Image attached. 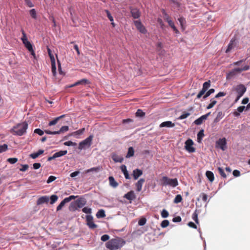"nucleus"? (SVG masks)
Returning a JSON list of instances; mask_svg holds the SVG:
<instances>
[{"instance_id": "8fccbe9b", "label": "nucleus", "mask_w": 250, "mask_h": 250, "mask_svg": "<svg viewBox=\"0 0 250 250\" xmlns=\"http://www.w3.org/2000/svg\"><path fill=\"white\" fill-rule=\"evenodd\" d=\"M145 113L143 112V111L141 109H138L136 113V115L137 117H143Z\"/></svg>"}, {"instance_id": "6e6d98bb", "label": "nucleus", "mask_w": 250, "mask_h": 250, "mask_svg": "<svg viewBox=\"0 0 250 250\" xmlns=\"http://www.w3.org/2000/svg\"><path fill=\"white\" fill-rule=\"evenodd\" d=\"M51 71L53 73L54 76H55L56 75V63L51 64Z\"/></svg>"}, {"instance_id": "a211bd4d", "label": "nucleus", "mask_w": 250, "mask_h": 250, "mask_svg": "<svg viewBox=\"0 0 250 250\" xmlns=\"http://www.w3.org/2000/svg\"><path fill=\"white\" fill-rule=\"evenodd\" d=\"M124 197L129 200H132L135 198V195L133 191H130L125 194Z\"/></svg>"}, {"instance_id": "ea45409f", "label": "nucleus", "mask_w": 250, "mask_h": 250, "mask_svg": "<svg viewBox=\"0 0 250 250\" xmlns=\"http://www.w3.org/2000/svg\"><path fill=\"white\" fill-rule=\"evenodd\" d=\"M68 130V126L65 125L62 126L61 127L59 131H57V132H58V134H60L62 132H66Z\"/></svg>"}, {"instance_id": "79ce46f5", "label": "nucleus", "mask_w": 250, "mask_h": 250, "mask_svg": "<svg viewBox=\"0 0 250 250\" xmlns=\"http://www.w3.org/2000/svg\"><path fill=\"white\" fill-rule=\"evenodd\" d=\"M190 115V113L184 112L183 114L178 118V119L183 120L187 118Z\"/></svg>"}, {"instance_id": "c03bdc74", "label": "nucleus", "mask_w": 250, "mask_h": 250, "mask_svg": "<svg viewBox=\"0 0 250 250\" xmlns=\"http://www.w3.org/2000/svg\"><path fill=\"white\" fill-rule=\"evenodd\" d=\"M58 197L56 195H52L50 197V204H54L58 200Z\"/></svg>"}, {"instance_id": "a18cd8bd", "label": "nucleus", "mask_w": 250, "mask_h": 250, "mask_svg": "<svg viewBox=\"0 0 250 250\" xmlns=\"http://www.w3.org/2000/svg\"><path fill=\"white\" fill-rule=\"evenodd\" d=\"M168 215H169V213L167 210H166L165 209H163V210L161 212V216L163 218H167L168 216Z\"/></svg>"}, {"instance_id": "e433bc0d", "label": "nucleus", "mask_w": 250, "mask_h": 250, "mask_svg": "<svg viewBox=\"0 0 250 250\" xmlns=\"http://www.w3.org/2000/svg\"><path fill=\"white\" fill-rule=\"evenodd\" d=\"M23 43L28 50H32V45L28 41L24 42Z\"/></svg>"}, {"instance_id": "f3484780", "label": "nucleus", "mask_w": 250, "mask_h": 250, "mask_svg": "<svg viewBox=\"0 0 250 250\" xmlns=\"http://www.w3.org/2000/svg\"><path fill=\"white\" fill-rule=\"evenodd\" d=\"M143 174V172L139 169H136L133 171V176L135 180L137 179Z\"/></svg>"}, {"instance_id": "9d476101", "label": "nucleus", "mask_w": 250, "mask_h": 250, "mask_svg": "<svg viewBox=\"0 0 250 250\" xmlns=\"http://www.w3.org/2000/svg\"><path fill=\"white\" fill-rule=\"evenodd\" d=\"M134 23L139 32L142 34H145L146 33L147 31L145 28V27L143 25L140 21H134Z\"/></svg>"}, {"instance_id": "473e14b6", "label": "nucleus", "mask_w": 250, "mask_h": 250, "mask_svg": "<svg viewBox=\"0 0 250 250\" xmlns=\"http://www.w3.org/2000/svg\"><path fill=\"white\" fill-rule=\"evenodd\" d=\"M224 116V113L222 111H219L217 112L216 117L214 119V122L217 123L220 120H221Z\"/></svg>"}, {"instance_id": "de8ad7c7", "label": "nucleus", "mask_w": 250, "mask_h": 250, "mask_svg": "<svg viewBox=\"0 0 250 250\" xmlns=\"http://www.w3.org/2000/svg\"><path fill=\"white\" fill-rule=\"evenodd\" d=\"M64 145L66 146H76L77 144L75 142L69 141L64 143Z\"/></svg>"}, {"instance_id": "7c9ffc66", "label": "nucleus", "mask_w": 250, "mask_h": 250, "mask_svg": "<svg viewBox=\"0 0 250 250\" xmlns=\"http://www.w3.org/2000/svg\"><path fill=\"white\" fill-rule=\"evenodd\" d=\"M242 71H242V69H241V68H235L233 70H232L231 71H230L228 74V77L232 76L233 75H234L235 74V72H242Z\"/></svg>"}, {"instance_id": "6e6552de", "label": "nucleus", "mask_w": 250, "mask_h": 250, "mask_svg": "<svg viewBox=\"0 0 250 250\" xmlns=\"http://www.w3.org/2000/svg\"><path fill=\"white\" fill-rule=\"evenodd\" d=\"M92 215L89 214L86 216V225L90 229H94L97 227V225L94 223Z\"/></svg>"}, {"instance_id": "dca6fc26", "label": "nucleus", "mask_w": 250, "mask_h": 250, "mask_svg": "<svg viewBox=\"0 0 250 250\" xmlns=\"http://www.w3.org/2000/svg\"><path fill=\"white\" fill-rule=\"evenodd\" d=\"M175 126L174 124L172 123L171 121H166L162 123L160 125V127H172Z\"/></svg>"}, {"instance_id": "c85d7f7f", "label": "nucleus", "mask_w": 250, "mask_h": 250, "mask_svg": "<svg viewBox=\"0 0 250 250\" xmlns=\"http://www.w3.org/2000/svg\"><path fill=\"white\" fill-rule=\"evenodd\" d=\"M85 130L84 128H83L82 129H80L77 131H76L72 133V135L76 137H77V136L82 135L84 131Z\"/></svg>"}, {"instance_id": "6ab92c4d", "label": "nucleus", "mask_w": 250, "mask_h": 250, "mask_svg": "<svg viewBox=\"0 0 250 250\" xmlns=\"http://www.w3.org/2000/svg\"><path fill=\"white\" fill-rule=\"evenodd\" d=\"M144 182L145 179L141 178L136 184V187L137 188V190L138 191H140L141 190L143 184H144Z\"/></svg>"}, {"instance_id": "5fc2aeb1", "label": "nucleus", "mask_w": 250, "mask_h": 250, "mask_svg": "<svg viewBox=\"0 0 250 250\" xmlns=\"http://www.w3.org/2000/svg\"><path fill=\"white\" fill-rule=\"evenodd\" d=\"M207 91L202 88L197 95V98L200 99L203 95H205Z\"/></svg>"}, {"instance_id": "a19ab883", "label": "nucleus", "mask_w": 250, "mask_h": 250, "mask_svg": "<svg viewBox=\"0 0 250 250\" xmlns=\"http://www.w3.org/2000/svg\"><path fill=\"white\" fill-rule=\"evenodd\" d=\"M182 197L181 195H177L174 200V202L176 204L179 203L182 201Z\"/></svg>"}, {"instance_id": "20e7f679", "label": "nucleus", "mask_w": 250, "mask_h": 250, "mask_svg": "<svg viewBox=\"0 0 250 250\" xmlns=\"http://www.w3.org/2000/svg\"><path fill=\"white\" fill-rule=\"evenodd\" d=\"M160 184L163 186H169L175 187L178 185V183L176 178L170 179L167 176H163L160 180Z\"/></svg>"}, {"instance_id": "5701e85b", "label": "nucleus", "mask_w": 250, "mask_h": 250, "mask_svg": "<svg viewBox=\"0 0 250 250\" xmlns=\"http://www.w3.org/2000/svg\"><path fill=\"white\" fill-rule=\"evenodd\" d=\"M206 175L210 182H212L214 179V174L210 171H207Z\"/></svg>"}, {"instance_id": "0eeeda50", "label": "nucleus", "mask_w": 250, "mask_h": 250, "mask_svg": "<svg viewBox=\"0 0 250 250\" xmlns=\"http://www.w3.org/2000/svg\"><path fill=\"white\" fill-rule=\"evenodd\" d=\"M76 197L77 196H76L71 195L68 197L65 198L57 207V210L59 211L62 209L65 203L70 202L72 200L75 199Z\"/></svg>"}, {"instance_id": "c756f323", "label": "nucleus", "mask_w": 250, "mask_h": 250, "mask_svg": "<svg viewBox=\"0 0 250 250\" xmlns=\"http://www.w3.org/2000/svg\"><path fill=\"white\" fill-rule=\"evenodd\" d=\"M105 216L104 210L103 209H100L96 213V217L98 218H103Z\"/></svg>"}, {"instance_id": "4d7b16f0", "label": "nucleus", "mask_w": 250, "mask_h": 250, "mask_svg": "<svg viewBox=\"0 0 250 250\" xmlns=\"http://www.w3.org/2000/svg\"><path fill=\"white\" fill-rule=\"evenodd\" d=\"M7 161L10 164H13L18 161V159L16 158H10L7 159Z\"/></svg>"}, {"instance_id": "1a4fd4ad", "label": "nucleus", "mask_w": 250, "mask_h": 250, "mask_svg": "<svg viewBox=\"0 0 250 250\" xmlns=\"http://www.w3.org/2000/svg\"><path fill=\"white\" fill-rule=\"evenodd\" d=\"M193 142L191 139H188L185 142V147L186 149L189 152L192 153L195 151V149L192 146Z\"/></svg>"}, {"instance_id": "a878e982", "label": "nucleus", "mask_w": 250, "mask_h": 250, "mask_svg": "<svg viewBox=\"0 0 250 250\" xmlns=\"http://www.w3.org/2000/svg\"><path fill=\"white\" fill-rule=\"evenodd\" d=\"M67 153V150H61L54 153L56 158L65 155Z\"/></svg>"}, {"instance_id": "4c0bfd02", "label": "nucleus", "mask_w": 250, "mask_h": 250, "mask_svg": "<svg viewBox=\"0 0 250 250\" xmlns=\"http://www.w3.org/2000/svg\"><path fill=\"white\" fill-rule=\"evenodd\" d=\"M210 86V81H208L207 82H206L203 83L202 88H203L205 90L207 91V90L209 88Z\"/></svg>"}, {"instance_id": "774afa93", "label": "nucleus", "mask_w": 250, "mask_h": 250, "mask_svg": "<svg viewBox=\"0 0 250 250\" xmlns=\"http://www.w3.org/2000/svg\"><path fill=\"white\" fill-rule=\"evenodd\" d=\"M24 0L25 2V3L28 7H32L34 6V5L33 4L32 2H31V1L30 0Z\"/></svg>"}, {"instance_id": "052dcab7", "label": "nucleus", "mask_w": 250, "mask_h": 250, "mask_svg": "<svg viewBox=\"0 0 250 250\" xmlns=\"http://www.w3.org/2000/svg\"><path fill=\"white\" fill-rule=\"evenodd\" d=\"M178 21L181 26V27L183 28L184 24L185 21V19L182 17H181L178 19Z\"/></svg>"}, {"instance_id": "cd10ccee", "label": "nucleus", "mask_w": 250, "mask_h": 250, "mask_svg": "<svg viewBox=\"0 0 250 250\" xmlns=\"http://www.w3.org/2000/svg\"><path fill=\"white\" fill-rule=\"evenodd\" d=\"M89 83V81L87 79H83L80 81H78L75 83V84L78 85H86V84H88Z\"/></svg>"}, {"instance_id": "f03ea898", "label": "nucleus", "mask_w": 250, "mask_h": 250, "mask_svg": "<svg viewBox=\"0 0 250 250\" xmlns=\"http://www.w3.org/2000/svg\"><path fill=\"white\" fill-rule=\"evenodd\" d=\"M125 244V242L117 239H113L106 243V247L110 250H117Z\"/></svg>"}, {"instance_id": "72a5a7b5", "label": "nucleus", "mask_w": 250, "mask_h": 250, "mask_svg": "<svg viewBox=\"0 0 250 250\" xmlns=\"http://www.w3.org/2000/svg\"><path fill=\"white\" fill-rule=\"evenodd\" d=\"M134 154V150L132 147H129L127 153L126 155V158H130L132 157Z\"/></svg>"}, {"instance_id": "b1692460", "label": "nucleus", "mask_w": 250, "mask_h": 250, "mask_svg": "<svg viewBox=\"0 0 250 250\" xmlns=\"http://www.w3.org/2000/svg\"><path fill=\"white\" fill-rule=\"evenodd\" d=\"M235 46V42L234 40H231L229 43L228 48L227 49L226 52L229 53L232 49H233Z\"/></svg>"}, {"instance_id": "338daca9", "label": "nucleus", "mask_w": 250, "mask_h": 250, "mask_svg": "<svg viewBox=\"0 0 250 250\" xmlns=\"http://www.w3.org/2000/svg\"><path fill=\"white\" fill-rule=\"evenodd\" d=\"M146 219L145 218H143V219H140L139 221L138 224L140 226H143L146 224Z\"/></svg>"}, {"instance_id": "0e129e2a", "label": "nucleus", "mask_w": 250, "mask_h": 250, "mask_svg": "<svg viewBox=\"0 0 250 250\" xmlns=\"http://www.w3.org/2000/svg\"><path fill=\"white\" fill-rule=\"evenodd\" d=\"M22 167L20 169L21 171H25L29 167L28 165H21Z\"/></svg>"}, {"instance_id": "c9c22d12", "label": "nucleus", "mask_w": 250, "mask_h": 250, "mask_svg": "<svg viewBox=\"0 0 250 250\" xmlns=\"http://www.w3.org/2000/svg\"><path fill=\"white\" fill-rule=\"evenodd\" d=\"M216 103L217 101L215 100L214 98L211 99L210 100V103L208 105L207 109H209L212 108Z\"/></svg>"}, {"instance_id": "f257e3e1", "label": "nucleus", "mask_w": 250, "mask_h": 250, "mask_svg": "<svg viewBox=\"0 0 250 250\" xmlns=\"http://www.w3.org/2000/svg\"><path fill=\"white\" fill-rule=\"evenodd\" d=\"M28 128V124L26 122H22L18 124L11 129V132L14 135L22 136L26 132Z\"/></svg>"}, {"instance_id": "2f4dec72", "label": "nucleus", "mask_w": 250, "mask_h": 250, "mask_svg": "<svg viewBox=\"0 0 250 250\" xmlns=\"http://www.w3.org/2000/svg\"><path fill=\"white\" fill-rule=\"evenodd\" d=\"M204 136V130H200L197 134V140L199 143L201 142V140Z\"/></svg>"}, {"instance_id": "603ef678", "label": "nucleus", "mask_w": 250, "mask_h": 250, "mask_svg": "<svg viewBox=\"0 0 250 250\" xmlns=\"http://www.w3.org/2000/svg\"><path fill=\"white\" fill-rule=\"evenodd\" d=\"M218 170L219 171V173L221 175L222 177L223 178H226L227 177L226 174L225 173L224 170L222 168L219 167H218Z\"/></svg>"}, {"instance_id": "f8f14e48", "label": "nucleus", "mask_w": 250, "mask_h": 250, "mask_svg": "<svg viewBox=\"0 0 250 250\" xmlns=\"http://www.w3.org/2000/svg\"><path fill=\"white\" fill-rule=\"evenodd\" d=\"M210 112H208V113L201 116L200 118H198L194 122V123L196 125H200L203 123L204 121H205L208 116L210 115Z\"/></svg>"}, {"instance_id": "7ed1b4c3", "label": "nucleus", "mask_w": 250, "mask_h": 250, "mask_svg": "<svg viewBox=\"0 0 250 250\" xmlns=\"http://www.w3.org/2000/svg\"><path fill=\"white\" fill-rule=\"evenodd\" d=\"M86 201L84 198H80L76 201L72 202L69 205V209L71 211H75L79 208H83L85 204Z\"/></svg>"}, {"instance_id": "39448f33", "label": "nucleus", "mask_w": 250, "mask_h": 250, "mask_svg": "<svg viewBox=\"0 0 250 250\" xmlns=\"http://www.w3.org/2000/svg\"><path fill=\"white\" fill-rule=\"evenodd\" d=\"M234 91L237 94V97L235 100L236 103L246 91L247 88L243 84H239L233 88Z\"/></svg>"}, {"instance_id": "e2e57ef3", "label": "nucleus", "mask_w": 250, "mask_h": 250, "mask_svg": "<svg viewBox=\"0 0 250 250\" xmlns=\"http://www.w3.org/2000/svg\"><path fill=\"white\" fill-rule=\"evenodd\" d=\"M226 95V93L224 92H219L217 94H216L215 96V98H218L221 97L225 96Z\"/></svg>"}, {"instance_id": "2eb2a0df", "label": "nucleus", "mask_w": 250, "mask_h": 250, "mask_svg": "<svg viewBox=\"0 0 250 250\" xmlns=\"http://www.w3.org/2000/svg\"><path fill=\"white\" fill-rule=\"evenodd\" d=\"M131 14L134 19H138L140 16V13L138 9L133 8L131 9Z\"/></svg>"}, {"instance_id": "13d9d810", "label": "nucleus", "mask_w": 250, "mask_h": 250, "mask_svg": "<svg viewBox=\"0 0 250 250\" xmlns=\"http://www.w3.org/2000/svg\"><path fill=\"white\" fill-rule=\"evenodd\" d=\"M34 133H37L40 136H42L44 134V132L42 130H41V129H39V128H37V129H35Z\"/></svg>"}, {"instance_id": "423d86ee", "label": "nucleus", "mask_w": 250, "mask_h": 250, "mask_svg": "<svg viewBox=\"0 0 250 250\" xmlns=\"http://www.w3.org/2000/svg\"><path fill=\"white\" fill-rule=\"evenodd\" d=\"M92 139L93 136L90 135L88 137L81 141L79 144L78 148L82 150L89 148L92 144Z\"/></svg>"}, {"instance_id": "69168bd1", "label": "nucleus", "mask_w": 250, "mask_h": 250, "mask_svg": "<svg viewBox=\"0 0 250 250\" xmlns=\"http://www.w3.org/2000/svg\"><path fill=\"white\" fill-rule=\"evenodd\" d=\"M105 12L106 13L107 16L108 18L110 21H113V18L111 16V15L110 13V12H109V11L106 10H105Z\"/></svg>"}, {"instance_id": "4468645a", "label": "nucleus", "mask_w": 250, "mask_h": 250, "mask_svg": "<svg viewBox=\"0 0 250 250\" xmlns=\"http://www.w3.org/2000/svg\"><path fill=\"white\" fill-rule=\"evenodd\" d=\"M49 197L47 196H44L39 198L37 201V203L38 205H41L44 204L45 203H47L49 201Z\"/></svg>"}, {"instance_id": "58836bf2", "label": "nucleus", "mask_w": 250, "mask_h": 250, "mask_svg": "<svg viewBox=\"0 0 250 250\" xmlns=\"http://www.w3.org/2000/svg\"><path fill=\"white\" fill-rule=\"evenodd\" d=\"M101 168L100 167H92L90 169H88L86 170V173H89L90 172H98L100 170Z\"/></svg>"}, {"instance_id": "bf43d9fd", "label": "nucleus", "mask_w": 250, "mask_h": 250, "mask_svg": "<svg viewBox=\"0 0 250 250\" xmlns=\"http://www.w3.org/2000/svg\"><path fill=\"white\" fill-rule=\"evenodd\" d=\"M109 236L107 234L103 235L101 238V240L104 242L107 241L108 240H109Z\"/></svg>"}, {"instance_id": "393cba45", "label": "nucleus", "mask_w": 250, "mask_h": 250, "mask_svg": "<svg viewBox=\"0 0 250 250\" xmlns=\"http://www.w3.org/2000/svg\"><path fill=\"white\" fill-rule=\"evenodd\" d=\"M64 116H65L64 115H61V116H59V117H58L56 118H55V119H54L53 120H52V121H50V122L49 123L48 125H49V126H52V125H56V124L58 123V121H59L60 119H62V118H63V117H64Z\"/></svg>"}, {"instance_id": "680f3d73", "label": "nucleus", "mask_w": 250, "mask_h": 250, "mask_svg": "<svg viewBox=\"0 0 250 250\" xmlns=\"http://www.w3.org/2000/svg\"><path fill=\"white\" fill-rule=\"evenodd\" d=\"M56 179V177L53 176H50L48 177V180H47V183H51L52 182L55 181Z\"/></svg>"}, {"instance_id": "3c124183", "label": "nucleus", "mask_w": 250, "mask_h": 250, "mask_svg": "<svg viewBox=\"0 0 250 250\" xmlns=\"http://www.w3.org/2000/svg\"><path fill=\"white\" fill-rule=\"evenodd\" d=\"M7 149V145L3 144L0 146V153L5 151Z\"/></svg>"}, {"instance_id": "49530a36", "label": "nucleus", "mask_w": 250, "mask_h": 250, "mask_svg": "<svg viewBox=\"0 0 250 250\" xmlns=\"http://www.w3.org/2000/svg\"><path fill=\"white\" fill-rule=\"evenodd\" d=\"M30 14L31 16L33 18L36 19L37 18V14L36 11L35 9H32L29 11Z\"/></svg>"}, {"instance_id": "ddd939ff", "label": "nucleus", "mask_w": 250, "mask_h": 250, "mask_svg": "<svg viewBox=\"0 0 250 250\" xmlns=\"http://www.w3.org/2000/svg\"><path fill=\"white\" fill-rule=\"evenodd\" d=\"M163 14H164L165 20L167 22V23H168L169 25L171 28L174 27L175 26L174 24V22L171 20V19H170L169 16L165 12V11H163Z\"/></svg>"}, {"instance_id": "4be33fe9", "label": "nucleus", "mask_w": 250, "mask_h": 250, "mask_svg": "<svg viewBox=\"0 0 250 250\" xmlns=\"http://www.w3.org/2000/svg\"><path fill=\"white\" fill-rule=\"evenodd\" d=\"M44 152V150L42 149L39 150L38 152L33 153L30 154V157L32 159H36L38 158L40 155L42 154Z\"/></svg>"}, {"instance_id": "412c9836", "label": "nucleus", "mask_w": 250, "mask_h": 250, "mask_svg": "<svg viewBox=\"0 0 250 250\" xmlns=\"http://www.w3.org/2000/svg\"><path fill=\"white\" fill-rule=\"evenodd\" d=\"M121 169L122 171V172L124 173V174L125 175V179H130L129 175L128 173V171L126 169V167L125 165H123L121 167Z\"/></svg>"}, {"instance_id": "864d4df0", "label": "nucleus", "mask_w": 250, "mask_h": 250, "mask_svg": "<svg viewBox=\"0 0 250 250\" xmlns=\"http://www.w3.org/2000/svg\"><path fill=\"white\" fill-rule=\"evenodd\" d=\"M82 211L86 214H90L91 213V208L88 207H84L83 208Z\"/></svg>"}, {"instance_id": "f704fd0d", "label": "nucleus", "mask_w": 250, "mask_h": 250, "mask_svg": "<svg viewBox=\"0 0 250 250\" xmlns=\"http://www.w3.org/2000/svg\"><path fill=\"white\" fill-rule=\"evenodd\" d=\"M215 92V90L213 88L210 89L207 92H206L205 94L203 96V99L205 100L207 97H208L210 94L213 93Z\"/></svg>"}, {"instance_id": "aec40b11", "label": "nucleus", "mask_w": 250, "mask_h": 250, "mask_svg": "<svg viewBox=\"0 0 250 250\" xmlns=\"http://www.w3.org/2000/svg\"><path fill=\"white\" fill-rule=\"evenodd\" d=\"M108 179H109V184L112 187L115 188L118 186V184L115 180L113 177L110 176Z\"/></svg>"}, {"instance_id": "37998d69", "label": "nucleus", "mask_w": 250, "mask_h": 250, "mask_svg": "<svg viewBox=\"0 0 250 250\" xmlns=\"http://www.w3.org/2000/svg\"><path fill=\"white\" fill-rule=\"evenodd\" d=\"M192 218L196 222V224H199V221L198 219V213H197L196 210L192 214Z\"/></svg>"}, {"instance_id": "bb28decb", "label": "nucleus", "mask_w": 250, "mask_h": 250, "mask_svg": "<svg viewBox=\"0 0 250 250\" xmlns=\"http://www.w3.org/2000/svg\"><path fill=\"white\" fill-rule=\"evenodd\" d=\"M112 158L115 162L122 163L124 160L123 158L118 156L115 154L112 155Z\"/></svg>"}, {"instance_id": "09e8293b", "label": "nucleus", "mask_w": 250, "mask_h": 250, "mask_svg": "<svg viewBox=\"0 0 250 250\" xmlns=\"http://www.w3.org/2000/svg\"><path fill=\"white\" fill-rule=\"evenodd\" d=\"M169 225V221L167 220H163L161 224V226L162 228H165L167 227Z\"/></svg>"}, {"instance_id": "9b49d317", "label": "nucleus", "mask_w": 250, "mask_h": 250, "mask_svg": "<svg viewBox=\"0 0 250 250\" xmlns=\"http://www.w3.org/2000/svg\"><path fill=\"white\" fill-rule=\"evenodd\" d=\"M216 144L218 147L222 150H225L227 148V142L225 138L219 139L218 141H217Z\"/></svg>"}]
</instances>
